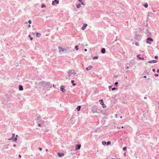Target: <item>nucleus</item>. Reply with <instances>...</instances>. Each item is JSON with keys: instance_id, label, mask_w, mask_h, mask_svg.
<instances>
[{"instance_id": "nucleus-19", "label": "nucleus", "mask_w": 159, "mask_h": 159, "mask_svg": "<svg viewBox=\"0 0 159 159\" xmlns=\"http://www.w3.org/2000/svg\"><path fill=\"white\" fill-rule=\"evenodd\" d=\"M111 142L110 141H108L106 145H110V144H111Z\"/></svg>"}, {"instance_id": "nucleus-26", "label": "nucleus", "mask_w": 159, "mask_h": 159, "mask_svg": "<svg viewBox=\"0 0 159 159\" xmlns=\"http://www.w3.org/2000/svg\"><path fill=\"white\" fill-rule=\"evenodd\" d=\"M44 131H45L46 132H48V129L46 128V129L44 130Z\"/></svg>"}, {"instance_id": "nucleus-21", "label": "nucleus", "mask_w": 159, "mask_h": 159, "mask_svg": "<svg viewBox=\"0 0 159 159\" xmlns=\"http://www.w3.org/2000/svg\"><path fill=\"white\" fill-rule=\"evenodd\" d=\"M81 7V4H79L77 5V8H79Z\"/></svg>"}, {"instance_id": "nucleus-35", "label": "nucleus", "mask_w": 159, "mask_h": 159, "mask_svg": "<svg viewBox=\"0 0 159 159\" xmlns=\"http://www.w3.org/2000/svg\"><path fill=\"white\" fill-rule=\"evenodd\" d=\"M129 68V67L128 66H127L126 67H125V69H128Z\"/></svg>"}, {"instance_id": "nucleus-23", "label": "nucleus", "mask_w": 159, "mask_h": 159, "mask_svg": "<svg viewBox=\"0 0 159 159\" xmlns=\"http://www.w3.org/2000/svg\"><path fill=\"white\" fill-rule=\"evenodd\" d=\"M98 56H95V57H94L93 58V59H98Z\"/></svg>"}, {"instance_id": "nucleus-56", "label": "nucleus", "mask_w": 159, "mask_h": 159, "mask_svg": "<svg viewBox=\"0 0 159 159\" xmlns=\"http://www.w3.org/2000/svg\"><path fill=\"white\" fill-rule=\"evenodd\" d=\"M15 136V134H13V136Z\"/></svg>"}, {"instance_id": "nucleus-32", "label": "nucleus", "mask_w": 159, "mask_h": 159, "mask_svg": "<svg viewBox=\"0 0 159 159\" xmlns=\"http://www.w3.org/2000/svg\"><path fill=\"white\" fill-rule=\"evenodd\" d=\"M118 84V83L117 82H116L115 83V85H117Z\"/></svg>"}, {"instance_id": "nucleus-36", "label": "nucleus", "mask_w": 159, "mask_h": 159, "mask_svg": "<svg viewBox=\"0 0 159 159\" xmlns=\"http://www.w3.org/2000/svg\"><path fill=\"white\" fill-rule=\"evenodd\" d=\"M39 149L40 151H41L42 150V148H39Z\"/></svg>"}, {"instance_id": "nucleus-52", "label": "nucleus", "mask_w": 159, "mask_h": 159, "mask_svg": "<svg viewBox=\"0 0 159 159\" xmlns=\"http://www.w3.org/2000/svg\"><path fill=\"white\" fill-rule=\"evenodd\" d=\"M16 145L15 144H14V145H13V147H16Z\"/></svg>"}, {"instance_id": "nucleus-22", "label": "nucleus", "mask_w": 159, "mask_h": 159, "mask_svg": "<svg viewBox=\"0 0 159 159\" xmlns=\"http://www.w3.org/2000/svg\"><path fill=\"white\" fill-rule=\"evenodd\" d=\"M144 6L145 7L147 8L148 7V4L147 3H146L144 5Z\"/></svg>"}, {"instance_id": "nucleus-11", "label": "nucleus", "mask_w": 159, "mask_h": 159, "mask_svg": "<svg viewBox=\"0 0 159 159\" xmlns=\"http://www.w3.org/2000/svg\"><path fill=\"white\" fill-rule=\"evenodd\" d=\"M140 55L138 54L137 55V57L140 60H143L144 59V58L143 57H140Z\"/></svg>"}, {"instance_id": "nucleus-49", "label": "nucleus", "mask_w": 159, "mask_h": 159, "mask_svg": "<svg viewBox=\"0 0 159 159\" xmlns=\"http://www.w3.org/2000/svg\"><path fill=\"white\" fill-rule=\"evenodd\" d=\"M115 117L116 118H117V114L115 115Z\"/></svg>"}, {"instance_id": "nucleus-46", "label": "nucleus", "mask_w": 159, "mask_h": 159, "mask_svg": "<svg viewBox=\"0 0 159 159\" xmlns=\"http://www.w3.org/2000/svg\"><path fill=\"white\" fill-rule=\"evenodd\" d=\"M30 39L31 40H33V38L32 37H31L30 38Z\"/></svg>"}, {"instance_id": "nucleus-25", "label": "nucleus", "mask_w": 159, "mask_h": 159, "mask_svg": "<svg viewBox=\"0 0 159 159\" xmlns=\"http://www.w3.org/2000/svg\"><path fill=\"white\" fill-rule=\"evenodd\" d=\"M135 44L137 46H139V43H135Z\"/></svg>"}, {"instance_id": "nucleus-39", "label": "nucleus", "mask_w": 159, "mask_h": 159, "mask_svg": "<svg viewBox=\"0 0 159 159\" xmlns=\"http://www.w3.org/2000/svg\"><path fill=\"white\" fill-rule=\"evenodd\" d=\"M112 86H109V89H110L111 88Z\"/></svg>"}, {"instance_id": "nucleus-44", "label": "nucleus", "mask_w": 159, "mask_h": 159, "mask_svg": "<svg viewBox=\"0 0 159 159\" xmlns=\"http://www.w3.org/2000/svg\"><path fill=\"white\" fill-rule=\"evenodd\" d=\"M71 83H73L74 82V80H72L71 81Z\"/></svg>"}, {"instance_id": "nucleus-40", "label": "nucleus", "mask_w": 159, "mask_h": 159, "mask_svg": "<svg viewBox=\"0 0 159 159\" xmlns=\"http://www.w3.org/2000/svg\"><path fill=\"white\" fill-rule=\"evenodd\" d=\"M81 4H82V5H85V4H84V2H81Z\"/></svg>"}, {"instance_id": "nucleus-48", "label": "nucleus", "mask_w": 159, "mask_h": 159, "mask_svg": "<svg viewBox=\"0 0 159 159\" xmlns=\"http://www.w3.org/2000/svg\"><path fill=\"white\" fill-rule=\"evenodd\" d=\"M143 77L144 78H146L147 77L146 76H144Z\"/></svg>"}, {"instance_id": "nucleus-27", "label": "nucleus", "mask_w": 159, "mask_h": 159, "mask_svg": "<svg viewBox=\"0 0 159 159\" xmlns=\"http://www.w3.org/2000/svg\"><path fill=\"white\" fill-rule=\"evenodd\" d=\"M45 7V6L43 4H42L41 5V7L42 8H43L44 7Z\"/></svg>"}, {"instance_id": "nucleus-9", "label": "nucleus", "mask_w": 159, "mask_h": 159, "mask_svg": "<svg viewBox=\"0 0 159 159\" xmlns=\"http://www.w3.org/2000/svg\"><path fill=\"white\" fill-rule=\"evenodd\" d=\"M101 52L102 53H105L106 50L104 48H102L101 49Z\"/></svg>"}, {"instance_id": "nucleus-1", "label": "nucleus", "mask_w": 159, "mask_h": 159, "mask_svg": "<svg viewBox=\"0 0 159 159\" xmlns=\"http://www.w3.org/2000/svg\"><path fill=\"white\" fill-rule=\"evenodd\" d=\"M153 41V39L152 38H148L147 39L146 42L147 43H148L149 44H151V42H152Z\"/></svg>"}, {"instance_id": "nucleus-47", "label": "nucleus", "mask_w": 159, "mask_h": 159, "mask_svg": "<svg viewBox=\"0 0 159 159\" xmlns=\"http://www.w3.org/2000/svg\"><path fill=\"white\" fill-rule=\"evenodd\" d=\"M19 157H20V158H21V156L20 155H19Z\"/></svg>"}, {"instance_id": "nucleus-37", "label": "nucleus", "mask_w": 159, "mask_h": 159, "mask_svg": "<svg viewBox=\"0 0 159 159\" xmlns=\"http://www.w3.org/2000/svg\"><path fill=\"white\" fill-rule=\"evenodd\" d=\"M124 156H126V153L125 152L124 153Z\"/></svg>"}, {"instance_id": "nucleus-16", "label": "nucleus", "mask_w": 159, "mask_h": 159, "mask_svg": "<svg viewBox=\"0 0 159 159\" xmlns=\"http://www.w3.org/2000/svg\"><path fill=\"white\" fill-rule=\"evenodd\" d=\"M19 89L20 90H22L23 89L22 86L20 85L19 87Z\"/></svg>"}, {"instance_id": "nucleus-41", "label": "nucleus", "mask_w": 159, "mask_h": 159, "mask_svg": "<svg viewBox=\"0 0 159 159\" xmlns=\"http://www.w3.org/2000/svg\"><path fill=\"white\" fill-rule=\"evenodd\" d=\"M152 70L153 72H154L155 71V69H153Z\"/></svg>"}, {"instance_id": "nucleus-8", "label": "nucleus", "mask_w": 159, "mask_h": 159, "mask_svg": "<svg viewBox=\"0 0 159 159\" xmlns=\"http://www.w3.org/2000/svg\"><path fill=\"white\" fill-rule=\"evenodd\" d=\"M58 48L59 49V52H63L65 50V49L61 47H59Z\"/></svg>"}, {"instance_id": "nucleus-51", "label": "nucleus", "mask_w": 159, "mask_h": 159, "mask_svg": "<svg viewBox=\"0 0 159 159\" xmlns=\"http://www.w3.org/2000/svg\"><path fill=\"white\" fill-rule=\"evenodd\" d=\"M144 98V99H147V97H145Z\"/></svg>"}, {"instance_id": "nucleus-33", "label": "nucleus", "mask_w": 159, "mask_h": 159, "mask_svg": "<svg viewBox=\"0 0 159 159\" xmlns=\"http://www.w3.org/2000/svg\"><path fill=\"white\" fill-rule=\"evenodd\" d=\"M29 23L30 24L31 23V21L30 20H29Z\"/></svg>"}, {"instance_id": "nucleus-45", "label": "nucleus", "mask_w": 159, "mask_h": 159, "mask_svg": "<svg viewBox=\"0 0 159 159\" xmlns=\"http://www.w3.org/2000/svg\"><path fill=\"white\" fill-rule=\"evenodd\" d=\"M157 73H158L159 72V69H158L157 70Z\"/></svg>"}, {"instance_id": "nucleus-15", "label": "nucleus", "mask_w": 159, "mask_h": 159, "mask_svg": "<svg viewBox=\"0 0 159 159\" xmlns=\"http://www.w3.org/2000/svg\"><path fill=\"white\" fill-rule=\"evenodd\" d=\"M64 155V154H63V153L61 154L60 153H58V155L59 157H61V156H63Z\"/></svg>"}, {"instance_id": "nucleus-55", "label": "nucleus", "mask_w": 159, "mask_h": 159, "mask_svg": "<svg viewBox=\"0 0 159 159\" xmlns=\"http://www.w3.org/2000/svg\"><path fill=\"white\" fill-rule=\"evenodd\" d=\"M120 118H121V119L122 118V116H120Z\"/></svg>"}, {"instance_id": "nucleus-13", "label": "nucleus", "mask_w": 159, "mask_h": 159, "mask_svg": "<svg viewBox=\"0 0 159 159\" xmlns=\"http://www.w3.org/2000/svg\"><path fill=\"white\" fill-rule=\"evenodd\" d=\"M146 34L148 36H149L150 35L151 33H150L149 31L147 29V33Z\"/></svg>"}, {"instance_id": "nucleus-34", "label": "nucleus", "mask_w": 159, "mask_h": 159, "mask_svg": "<svg viewBox=\"0 0 159 159\" xmlns=\"http://www.w3.org/2000/svg\"><path fill=\"white\" fill-rule=\"evenodd\" d=\"M158 57H157V56H155V59H157Z\"/></svg>"}, {"instance_id": "nucleus-30", "label": "nucleus", "mask_w": 159, "mask_h": 159, "mask_svg": "<svg viewBox=\"0 0 159 159\" xmlns=\"http://www.w3.org/2000/svg\"><path fill=\"white\" fill-rule=\"evenodd\" d=\"M17 138L16 137V138L14 139V141H15V142H16V141H17Z\"/></svg>"}, {"instance_id": "nucleus-29", "label": "nucleus", "mask_w": 159, "mask_h": 159, "mask_svg": "<svg viewBox=\"0 0 159 159\" xmlns=\"http://www.w3.org/2000/svg\"><path fill=\"white\" fill-rule=\"evenodd\" d=\"M117 88H113L112 89V91H114V90H115Z\"/></svg>"}, {"instance_id": "nucleus-38", "label": "nucleus", "mask_w": 159, "mask_h": 159, "mask_svg": "<svg viewBox=\"0 0 159 159\" xmlns=\"http://www.w3.org/2000/svg\"><path fill=\"white\" fill-rule=\"evenodd\" d=\"M38 125L39 127H40L41 126V124H38Z\"/></svg>"}, {"instance_id": "nucleus-10", "label": "nucleus", "mask_w": 159, "mask_h": 159, "mask_svg": "<svg viewBox=\"0 0 159 159\" xmlns=\"http://www.w3.org/2000/svg\"><path fill=\"white\" fill-rule=\"evenodd\" d=\"M87 26V25L86 24H84L83 25V26L81 28L82 29V30H84L85 29L86 27Z\"/></svg>"}, {"instance_id": "nucleus-50", "label": "nucleus", "mask_w": 159, "mask_h": 159, "mask_svg": "<svg viewBox=\"0 0 159 159\" xmlns=\"http://www.w3.org/2000/svg\"><path fill=\"white\" fill-rule=\"evenodd\" d=\"M44 122V121H42L41 122V123H43Z\"/></svg>"}, {"instance_id": "nucleus-24", "label": "nucleus", "mask_w": 159, "mask_h": 159, "mask_svg": "<svg viewBox=\"0 0 159 159\" xmlns=\"http://www.w3.org/2000/svg\"><path fill=\"white\" fill-rule=\"evenodd\" d=\"M127 149V148L126 147H124L123 148V150H124V151H125Z\"/></svg>"}, {"instance_id": "nucleus-28", "label": "nucleus", "mask_w": 159, "mask_h": 159, "mask_svg": "<svg viewBox=\"0 0 159 159\" xmlns=\"http://www.w3.org/2000/svg\"><path fill=\"white\" fill-rule=\"evenodd\" d=\"M75 48L76 49V50H78V46H75Z\"/></svg>"}, {"instance_id": "nucleus-59", "label": "nucleus", "mask_w": 159, "mask_h": 159, "mask_svg": "<svg viewBox=\"0 0 159 159\" xmlns=\"http://www.w3.org/2000/svg\"><path fill=\"white\" fill-rule=\"evenodd\" d=\"M121 128H123V126H122V127H121Z\"/></svg>"}, {"instance_id": "nucleus-7", "label": "nucleus", "mask_w": 159, "mask_h": 159, "mask_svg": "<svg viewBox=\"0 0 159 159\" xmlns=\"http://www.w3.org/2000/svg\"><path fill=\"white\" fill-rule=\"evenodd\" d=\"M61 90L63 92H65L66 91L63 86H61Z\"/></svg>"}, {"instance_id": "nucleus-60", "label": "nucleus", "mask_w": 159, "mask_h": 159, "mask_svg": "<svg viewBox=\"0 0 159 159\" xmlns=\"http://www.w3.org/2000/svg\"><path fill=\"white\" fill-rule=\"evenodd\" d=\"M30 35H29V37H30Z\"/></svg>"}, {"instance_id": "nucleus-3", "label": "nucleus", "mask_w": 159, "mask_h": 159, "mask_svg": "<svg viewBox=\"0 0 159 159\" xmlns=\"http://www.w3.org/2000/svg\"><path fill=\"white\" fill-rule=\"evenodd\" d=\"M69 74L70 75H72V74L75 75L76 74L74 70H71L69 71Z\"/></svg>"}, {"instance_id": "nucleus-31", "label": "nucleus", "mask_w": 159, "mask_h": 159, "mask_svg": "<svg viewBox=\"0 0 159 159\" xmlns=\"http://www.w3.org/2000/svg\"><path fill=\"white\" fill-rule=\"evenodd\" d=\"M154 75L156 77H157L158 76V74H155V75Z\"/></svg>"}, {"instance_id": "nucleus-4", "label": "nucleus", "mask_w": 159, "mask_h": 159, "mask_svg": "<svg viewBox=\"0 0 159 159\" xmlns=\"http://www.w3.org/2000/svg\"><path fill=\"white\" fill-rule=\"evenodd\" d=\"M59 1L58 0H55L52 2V5H54L55 4V3L56 2L57 4H58L59 3Z\"/></svg>"}, {"instance_id": "nucleus-2", "label": "nucleus", "mask_w": 159, "mask_h": 159, "mask_svg": "<svg viewBox=\"0 0 159 159\" xmlns=\"http://www.w3.org/2000/svg\"><path fill=\"white\" fill-rule=\"evenodd\" d=\"M100 104L102 105V107L103 108L106 107V106L105 104H104L103 100L102 99H100Z\"/></svg>"}, {"instance_id": "nucleus-53", "label": "nucleus", "mask_w": 159, "mask_h": 159, "mask_svg": "<svg viewBox=\"0 0 159 159\" xmlns=\"http://www.w3.org/2000/svg\"><path fill=\"white\" fill-rule=\"evenodd\" d=\"M30 27V25H28V27Z\"/></svg>"}, {"instance_id": "nucleus-17", "label": "nucleus", "mask_w": 159, "mask_h": 159, "mask_svg": "<svg viewBox=\"0 0 159 159\" xmlns=\"http://www.w3.org/2000/svg\"><path fill=\"white\" fill-rule=\"evenodd\" d=\"M80 108H81V106H78L77 108V110L78 111H79L80 110Z\"/></svg>"}, {"instance_id": "nucleus-12", "label": "nucleus", "mask_w": 159, "mask_h": 159, "mask_svg": "<svg viewBox=\"0 0 159 159\" xmlns=\"http://www.w3.org/2000/svg\"><path fill=\"white\" fill-rule=\"evenodd\" d=\"M93 67L91 66H89V67H87L86 68V69L87 70H90Z\"/></svg>"}, {"instance_id": "nucleus-20", "label": "nucleus", "mask_w": 159, "mask_h": 159, "mask_svg": "<svg viewBox=\"0 0 159 159\" xmlns=\"http://www.w3.org/2000/svg\"><path fill=\"white\" fill-rule=\"evenodd\" d=\"M106 143H107L105 141H102V144L103 145H105Z\"/></svg>"}, {"instance_id": "nucleus-42", "label": "nucleus", "mask_w": 159, "mask_h": 159, "mask_svg": "<svg viewBox=\"0 0 159 159\" xmlns=\"http://www.w3.org/2000/svg\"><path fill=\"white\" fill-rule=\"evenodd\" d=\"M73 84V86H74L76 84H75V83H73V84Z\"/></svg>"}, {"instance_id": "nucleus-58", "label": "nucleus", "mask_w": 159, "mask_h": 159, "mask_svg": "<svg viewBox=\"0 0 159 159\" xmlns=\"http://www.w3.org/2000/svg\"><path fill=\"white\" fill-rule=\"evenodd\" d=\"M48 149H46V151H48Z\"/></svg>"}, {"instance_id": "nucleus-6", "label": "nucleus", "mask_w": 159, "mask_h": 159, "mask_svg": "<svg viewBox=\"0 0 159 159\" xmlns=\"http://www.w3.org/2000/svg\"><path fill=\"white\" fill-rule=\"evenodd\" d=\"M81 145H77L76 146L75 149L77 150H78L80 148Z\"/></svg>"}, {"instance_id": "nucleus-5", "label": "nucleus", "mask_w": 159, "mask_h": 159, "mask_svg": "<svg viewBox=\"0 0 159 159\" xmlns=\"http://www.w3.org/2000/svg\"><path fill=\"white\" fill-rule=\"evenodd\" d=\"M157 61L155 60H152L150 61H148V62L149 63H156Z\"/></svg>"}, {"instance_id": "nucleus-54", "label": "nucleus", "mask_w": 159, "mask_h": 159, "mask_svg": "<svg viewBox=\"0 0 159 159\" xmlns=\"http://www.w3.org/2000/svg\"><path fill=\"white\" fill-rule=\"evenodd\" d=\"M85 51H87V49H85L84 50Z\"/></svg>"}, {"instance_id": "nucleus-61", "label": "nucleus", "mask_w": 159, "mask_h": 159, "mask_svg": "<svg viewBox=\"0 0 159 159\" xmlns=\"http://www.w3.org/2000/svg\"><path fill=\"white\" fill-rule=\"evenodd\" d=\"M112 159H115V158H112Z\"/></svg>"}, {"instance_id": "nucleus-18", "label": "nucleus", "mask_w": 159, "mask_h": 159, "mask_svg": "<svg viewBox=\"0 0 159 159\" xmlns=\"http://www.w3.org/2000/svg\"><path fill=\"white\" fill-rule=\"evenodd\" d=\"M40 36H41V34L40 33H37L36 36L37 37H40Z\"/></svg>"}, {"instance_id": "nucleus-14", "label": "nucleus", "mask_w": 159, "mask_h": 159, "mask_svg": "<svg viewBox=\"0 0 159 159\" xmlns=\"http://www.w3.org/2000/svg\"><path fill=\"white\" fill-rule=\"evenodd\" d=\"M135 38L137 39H140V36L139 35H136L135 36Z\"/></svg>"}, {"instance_id": "nucleus-57", "label": "nucleus", "mask_w": 159, "mask_h": 159, "mask_svg": "<svg viewBox=\"0 0 159 159\" xmlns=\"http://www.w3.org/2000/svg\"><path fill=\"white\" fill-rule=\"evenodd\" d=\"M11 139H9V140H10Z\"/></svg>"}, {"instance_id": "nucleus-43", "label": "nucleus", "mask_w": 159, "mask_h": 159, "mask_svg": "<svg viewBox=\"0 0 159 159\" xmlns=\"http://www.w3.org/2000/svg\"><path fill=\"white\" fill-rule=\"evenodd\" d=\"M80 2H81L82 0H78Z\"/></svg>"}]
</instances>
